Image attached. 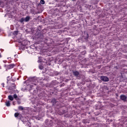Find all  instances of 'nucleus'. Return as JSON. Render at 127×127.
Wrapping results in <instances>:
<instances>
[{
    "mask_svg": "<svg viewBox=\"0 0 127 127\" xmlns=\"http://www.w3.org/2000/svg\"><path fill=\"white\" fill-rule=\"evenodd\" d=\"M38 83V80L37 79H32V84L30 85V88L31 90L34 89V86H37V84Z\"/></svg>",
    "mask_w": 127,
    "mask_h": 127,
    "instance_id": "obj_1",
    "label": "nucleus"
},
{
    "mask_svg": "<svg viewBox=\"0 0 127 127\" xmlns=\"http://www.w3.org/2000/svg\"><path fill=\"white\" fill-rule=\"evenodd\" d=\"M101 81L103 82H109V77L106 76H101L100 77Z\"/></svg>",
    "mask_w": 127,
    "mask_h": 127,
    "instance_id": "obj_2",
    "label": "nucleus"
},
{
    "mask_svg": "<svg viewBox=\"0 0 127 127\" xmlns=\"http://www.w3.org/2000/svg\"><path fill=\"white\" fill-rule=\"evenodd\" d=\"M72 73H73V75H74V76H75V77H76V78H80V73L78 72V71L77 70L73 71Z\"/></svg>",
    "mask_w": 127,
    "mask_h": 127,
    "instance_id": "obj_3",
    "label": "nucleus"
},
{
    "mask_svg": "<svg viewBox=\"0 0 127 127\" xmlns=\"http://www.w3.org/2000/svg\"><path fill=\"white\" fill-rule=\"evenodd\" d=\"M15 66V64H12L8 65H6L5 67L6 69H7L8 70H9L10 69H12V68H13V67H14Z\"/></svg>",
    "mask_w": 127,
    "mask_h": 127,
    "instance_id": "obj_4",
    "label": "nucleus"
},
{
    "mask_svg": "<svg viewBox=\"0 0 127 127\" xmlns=\"http://www.w3.org/2000/svg\"><path fill=\"white\" fill-rule=\"evenodd\" d=\"M120 99L122 101H124V102H126V101H127V97L125 95H121L120 96Z\"/></svg>",
    "mask_w": 127,
    "mask_h": 127,
    "instance_id": "obj_5",
    "label": "nucleus"
},
{
    "mask_svg": "<svg viewBox=\"0 0 127 127\" xmlns=\"http://www.w3.org/2000/svg\"><path fill=\"white\" fill-rule=\"evenodd\" d=\"M30 19V17H29V16H27L25 18H24V20H25V21L26 22H27L28 21H29Z\"/></svg>",
    "mask_w": 127,
    "mask_h": 127,
    "instance_id": "obj_6",
    "label": "nucleus"
},
{
    "mask_svg": "<svg viewBox=\"0 0 127 127\" xmlns=\"http://www.w3.org/2000/svg\"><path fill=\"white\" fill-rule=\"evenodd\" d=\"M5 105L6 106V107H10V102L9 101L6 102Z\"/></svg>",
    "mask_w": 127,
    "mask_h": 127,
    "instance_id": "obj_7",
    "label": "nucleus"
},
{
    "mask_svg": "<svg viewBox=\"0 0 127 127\" xmlns=\"http://www.w3.org/2000/svg\"><path fill=\"white\" fill-rule=\"evenodd\" d=\"M8 99H9L10 101H13V97L11 95H9L8 96Z\"/></svg>",
    "mask_w": 127,
    "mask_h": 127,
    "instance_id": "obj_8",
    "label": "nucleus"
},
{
    "mask_svg": "<svg viewBox=\"0 0 127 127\" xmlns=\"http://www.w3.org/2000/svg\"><path fill=\"white\" fill-rule=\"evenodd\" d=\"M52 104H53V105H55V104H56L57 102H56V99L55 98H54L52 100Z\"/></svg>",
    "mask_w": 127,
    "mask_h": 127,
    "instance_id": "obj_9",
    "label": "nucleus"
},
{
    "mask_svg": "<svg viewBox=\"0 0 127 127\" xmlns=\"http://www.w3.org/2000/svg\"><path fill=\"white\" fill-rule=\"evenodd\" d=\"M86 6L87 8H89V9H91V8H92V5H89V4H86Z\"/></svg>",
    "mask_w": 127,
    "mask_h": 127,
    "instance_id": "obj_10",
    "label": "nucleus"
},
{
    "mask_svg": "<svg viewBox=\"0 0 127 127\" xmlns=\"http://www.w3.org/2000/svg\"><path fill=\"white\" fill-rule=\"evenodd\" d=\"M13 35H17V34H18V31H14L13 32Z\"/></svg>",
    "mask_w": 127,
    "mask_h": 127,
    "instance_id": "obj_11",
    "label": "nucleus"
},
{
    "mask_svg": "<svg viewBox=\"0 0 127 127\" xmlns=\"http://www.w3.org/2000/svg\"><path fill=\"white\" fill-rule=\"evenodd\" d=\"M19 21L21 22V23H22L23 21H25L24 18H21L20 20Z\"/></svg>",
    "mask_w": 127,
    "mask_h": 127,
    "instance_id": "obj_12",
    "label": "nucleus"
},
{
    "mask_svg": "<svg viewBox=\"0 0 127 127\" xmlns=\"http://www.w3.org/2000/svg\"><path fill=\"white\" fill-rule=\"evenodd\" d=\"M19 115V114H18V113H15L14 114V117L15 118H17L18 117V115Z\"/></svg>",
    "mask_w": 127,
    "mask_h": 127,
    "instance_id": "obj_13",
    "label": "nucleus"
},
{
    "mask_svg": "<svg viewBox=\"0 0 127 127\" xmlns=\"http://www.w3.org/2000/svg\"><path fill=\"white\" fill-rule=\"evenodd\" d=\"M18 109L20 111H23V107L22 106H19Z\"/></svg>",
    "mask_w": 127,
    "mask_h": 127,
    "instance_id": "obj_14",
    "label": "nucleus"
},
{
    "mask_svg": "<svg viewBox=\"0 0 127 127\" xmlns=\"http://www.w3.org/2000/svg\"><path fill=\"white\" fill-rule=\"evenodd\" d=\"M40 3H41V4H44V3H45V1H44V0H41Z\"/></svg>",
    "mask_w": 127,
    "mask_h": 127,
    "instance_id": "obj_15",
    "label": "nucleus"
},
{
    "mask_svg": "<svg viewBox=\"0 0 127 127\" xmlns=\"http://www.w3.org/2000/svg\"><path fill=\"white\" fill-rule=\"evenodd\" d=\"M18 97L17 96V95H16V94H14V95H13V98H14V99H15V100L17 98H18Z\"/></svg>",
    "mask_w": 127,
    "mask_h": 127,
    "instance_id": "obj_16",
    "label": "nucleus"
},
{
    "mask_svg": "<svg viewBox=\"0 0 127 127\" xmlns=\"http://www.w3.org/2000/svg\"><path fill=\"white\" fill-rule=\"evenodd\" d=\"M39 69H40V70H42V69H43L44 67L42 66V65H40L39 66Z\"/></svg>",
    "mask_w": 127,
    "mask_h": 127,
    "instance_id": "obj_17",
    "label": "nucleus"
},
{
    "mask_svg": "<svg viewBox=\"0 0 127 127\" xmlns=\"http://www.w3.org/2000/svg\"><path fill=\"white\" fill-rule=\"evenodd\" d=\"M18 105H20L21 104V102L20 100L17 101Z\"/></svg>",
    "mask_w": 127,
    "mask_h": 127,
    "instance_id": "obj_18",
    "label": "nucleus"
},
{
    "mask_svg": "<svg viewBox=\"0 0 127 127\" xmlns=\"http://www.w3.org/2000/svg\"><path fill=\"white\" fill-rule=\"evenodd\" d=\"M15 100H16V101H20V99L18 97H17Z\"/></svg>",
    "mask_w": 127,
    "mask_h": 127,
    "instance_id": "obj_19",
    "label": "nucleus"
},
{
    "mask_svg": "<svg viewBox=\"0 0 127 127\" xmlns=\"http://www.w3.org/2000/svg\"><path fill=\"white\" fill-rule=\"evenodd\" d=\"M82 123H83L84 124H87V123L86 122V120H83Z\"/></svg>",
    "mask_w": 127,
    "mask_h": 127,
    "instance_id": "obj_20",
    "label": "nucleus"
},
{
    "mask_svg": "<svg viewBox=\"0 0 127 127\" xmlns=\"http://www.w3.org/2000/svg\"><path fill=\"white\" fill-rule=\"evenodd\" d=\"M1 85H2V87H4V83H2Z\"/></svg>",
    "mask_w": 127,
    "mask_h": 127,
    "instance_id": "obj_21",
    "label": "nucleus"
},
{
    "mask_svg": "<svg viewBox=\"0 0 127 127\" xmlns=\"http://www.w3.org/2000/svg\"><path fill=\"white\" fill-rule=\"evenodd\" d=\"M7 82H8V77H7Z\"/></svg>",
    "mask_w": 127,
    "mask_h": 127,
    "instance_id": "obj_22",
    "label": "nucleus"
},
{
    "mask_svg": "<svg viewBox=\"0 0 127 127\" xmlns=\"http://www.w3.org/2000/svg\"><path fill=\"white\" fill-rule=\"evenodd\" d=\"M0 57H1V55H0Z\"/></svg>",
    "mask_w": 127,
    "mask_h": 127,
    "instance_id": "obj_23",
    "label": "nucleus"
},
{
    "mask_svg": "<svg viewBox=\"0 0 127 127\" xmlns=\"http://www.w3.org/2000/svg\"><path fill=\"white\" fill-rule=\"evenodd\" d=\"M73 1H74V0H72Z\"/></svg>",
    "mask_w": 127,
    "mask_h": 127,
    "instance_id": "obj_24",
    "label": "nucleus"
}]
</instances>
